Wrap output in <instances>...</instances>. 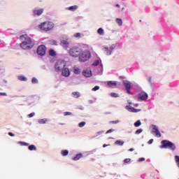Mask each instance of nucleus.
Listing matches in <instances>:
<instances>
[{
  "instance_id": "8fccbe9b",
  "label": "nucleus",
  "mask_w": 179,
  "mask_h": 179,
  "mask_svg": "<svg viewBox=\"0 0 179 179\" xmlns=\"http://www.w3.org/2000/svg\"><path fill=\"white\" fill-rule=\"evenodd\" d=\"M138 162H145V158H143V157L139 158Z\"/></svg>"
},
{
  "instance_id": "49530a36",
  "label": "nucleus",
  "mask_w": 179,
  "mask_h": 179,
  "mask_svg": "<svg viewBox=\"0 0 179 179\" xmlns=\"http://www.w3.org/2000/svg\"><path fill=\"white\" fill-rule=\"evenodd\" d=\"M115 8H117V9H121V5L120 4H115Z\"/></svg>"
},
{
  "instance_id": "0eeeda50",
  "label": "nucleus",
  "mask_w": 179,
  "mask_h": 179,
  "mask_svg": "<svg viewBox=\"0 0 179 179\" xmlns=\"http://www.w3.org/2000/svg\"><path fill=\"white\" fill-rule=\"evenodd\" d=\"M71 43L69 42V36L67 35H63L60 40V45L64 48V50H68L69 48Z\"/></svg>"
},
{
  "instance_id": "423d86ee",
  "label": "nucleus",
  "mask_w": 179,
  "mask_h": 179,
  "mask_svg": "<svg viewBox=\"0 0 179 179\" xmlns=\"http://www.w3.org/2000/svg\"><path fill=\"white\" fill-rule=\"evenodd\" d=\"M66 66V62L64 60L59 59L55 64V71L56 72H61Z\"/></svg>"
},
{
  "instance_id": "f3484780",
  "label": "nucleus",
  "mask_w": 179,
  "mask_h": 179,
  "mask_svg": "<svg viewBox=\"0 0 179 179\" xmlns=\"http://www.w3.org/2000/svg\"><path fill=\"white\" fill-rule=\"evenodd\" d=\"M62 75L65 78H68L71 75V71H69V69L64 67L62 70Z\"/></svg>"
},
{
  "instance_id": "13d9d810",
  "label": "nucleus",
  "mask_w": 179,
  "mask_h": 179,
  "mask_svg": "<svg viewBox=\"0 0 179 179\" xmlns=\"http://www.w3.org/2000/svg\"><path fill=\"white\" fill-rule=\"evenodd\" d=\"M151 80H152V78H150L149 80H148V81L150 82V83L152 82Z\"/></svg>"
},
{
  "instance_id": "473e14b6",
  "label": "nucleus",
  "mask_w": 179,
  "mask_h": 179,
  "mask_svg": "<svg viewBox=\"0 0 179 179\" xmlns=\"http://www.w3.org/2000/svg\"><path fill=\"white\" fill-rule=\"evenodd\" d=\"M73 37H75L76 38H80L82 37V34L76 33L73 34Z\"/></svg>"
},
{
  "instance_id": "5fc2aeb1",
  "label": "nucleus",
  "mask_w": 179,
  "mask_h": 179,
  "mask_svg": "<svg viewBox=\"0 0 179 179\" xmlns=\"http://www.w3.org/2000/svg\"><path fill=\"white\" fill-rule=\"evenodd\" d=\"M134 150H135V149H134V148L129 149V152H134Z\"/></svg>"
},
{
  "instance_id": "a878e982",
  "label": "nucleus",
  "mask_w": 179,
  "mask_h": 179,
  "mask_svg": "<svg viewBox=\"0 0 179 179\" xmlns=\"http://www.w3.org/2000/svg\"><path fill=\"white\" fill-rule=\"evenodd\" d=\"M115 22H116V23H117V24L120 27H121V26H122V19H121V18H116L115 19Z\"/></svg>"
},
{
  "instance_id": "69168bd1",
  "label": "nucleus",
  "mask_w": 179,
  "mask_h": 179,
  "mask_svg": "<svg viewBox=\"0 0 179 179\" xmlns=\"http://www.w3.org/2000/svg\"><path fill=\"white\" fill-rule=\"evenodd\" d=\"M0 9H1V4H0Z\"/></svg>"
},
{
  "instance_id": "c85d7f7f",
  "label": "nucleus",
  "mask_w": 179,
  "mask_h": 179,
  "mask_svg": "<svg viewBox=\"0 0 179 179\" xmlns=\"http://www.w3.org/2000/svg\"><path fill=\"white\" fill-rule=\"evenodd\" d=\"M134 125L136 128H138L142 125V122L141 120H137L136 122H134Z\"/></svg>"
},
{
  "instance_id": "864d4df0",
  "label": "nucleus",
  "mask_w": 179,
  "mask_h": 179,
  "mask_svg": "<svg viewBox=\"0 0 179 179\" xmlns=\"http://www.w3.org/2000/svg\"><path fill=\"white\" fill-rule=\"evenodd\" d=\"M94 152H96V150H93V151H90L89 154L90 155H93V153H94Z\"/></svg>"
},
{
  "instance_id": "2eb2a0df",
  "label": "nucleus",
  "mask_w": 179,
  "mask_h": 179,
  "mask_svg": "<svg viewBox=\"0 0 179 179\" xmlns=\"http://www.w3.org/2000/svg\"><path fill=\"white\" fill-rule=\"evenodd\" d=\"M125 109L127 110L129 113H139L141 111V109H136L132 107L131 105H128L125 106Z\"/></svg>"
},
{
  "instance_id": "412c9836",
  "label": "nucleus",
  "mask_w": 179,
  "mask_h": 179,
  "mask_svg": "<svg viewBox=\"0 0 179 179\" xmlns=\"http://www.w3.org/2000/svg\"><path fill=\"white\" fill-rule=\"evenodd\" d=\"M83 157V155L82 153L77 154L74 157L72 158V160H74V162H78V160H80Z\"/></svg>"
},
{
  "instance_id": "c9c22d12",
  "label": "nucleus",
  "mask_w": 179,
  "mask_h": 179,
  "mask_svg": "<svg viewBox=\"0 0 179 179\" xmlns=\"http://www.w3.org/2000/svg\"><path fill=\"white\" fill-rule=\"evenodd\" d=\"M86 125V122H81L78 124L79 128H83Z\"/></svg>"
},
{
  "instance_id": "20e7f679",
  "label": "nucleus",
  "mask_w": 179,
  "mask_h": 179,
  "mask_svg": "<svg viewBox=\"0 0 179 179\" xmlns=\"http://www.w3.org/2000/svg\"><path fill=\"white\" fill-rule=\"evenodd\" d=\"M38 29L43 31H50L54 29V23L52 22H43L38 25Z\"/></svg>"
},
{
  "instance_id": "3c124183",
  "label": "nucleus",
  "mask_w": 179,
  "mask_h": 179,
  "mask_svg": "<svg viewBox=\"0 0 179 179\" xmlns=\"http://www.w3.org/2000/svg\"><path fill=\"white\" fill-rule=\"evenodd\" d=\"M0 96H8L6 92H0Z\"/></svg>"
},
{
  "instance_id": "f8f14e48",
  "label": "nucleus",
  "mask_w": 179,
  "mask_h": 179,
  "mask_svg": "<svg viewBox=\"0 0 179 179\" xmlns=\"http://www.w3.org/2000/svg\"><path fill=\"white\" fill-rule=\"evenodd\" d=\"M123 85L126 89L127 93H128V94H132V93H131V88L134 87V85L129 80H123Z\"/></svg>"
},
{
  "instance_id": "ddd939ff",
  "label": "nucleus",
  "mask_w": 179,
  "mask_h": 179,
  "mask_svg": "<svg viewBox=\"0 0 179 179\" xmlns=\"http://www.w3.org/2000/svg\"><path fill=\"white\" fill-rule=\"evenodd\" d=\"M47 51V48L44 45H41L37 48V54L41 57H44L45 55V52Z\"/></svg>"
},
{
  "instance_id": "39448f33",
  "label": "nucleus",
  "mask_w": 179,
  "mask_h": 179,
  "mask_svg": "<svg viewBox=\"0 0 179 179\" xmlns=\"http://www.w3.org/2000/svg\"><path fill=\"white\" fill-rule=\"evenodd\" d=\"M78 57L80 62H86V61H89V59H90V51L83 49V52L78 55Z\"/></svg>"
},
{
  "instance_id": "c756f323",
  "label": "nucleus",
  "mask_w": 179,
  "mask_h": 179,
  "mask_svg": "<svg viewBox=\"0 0 179 179\" xmlns=\"http://www.w3.org/2000/svg\"><path fill=\"white\" fill-rule=\"evenodd\" d=\"M56 54L57 53H56L55 50H54L52 49H50L49 50V55H50L51 57H55Z\"/></svg>"
},
{
  "instance_id": "f704fd0d",
  "label": "nucleus",
  "mask_w": 179,
  "mask_h": 179,
  "mask_svg": "<svg viewBox=\"0 0 179 179\" xmlns=\"http://www.w3.org/2000/svg\"><path fill=\"white\" fill-rule=\"evenodd\" d=\"M143 132V129H138L135 131L136 135H139L140 134H142Z\"/></svg>"
},
{
  "instance_id": "bb28decb",
  "label": "nucleus",
  "mask_w": 179,
  "mask_h": 179,
  "mask_svg": "<svg viewBox=\"0 0 179 179\" xmlns=\"http://www.w3.org/2000/svg\"><path fill=\"white\" fill-rule=\"evenodd\" d=\"M61 155L62 156H68V155H69V151L68 150H62L61 151Z\"/></svg>"
},
{
  "instance_id": "72a5a7b5",
  "label": "nucleus",
  "mask_w": 179,
  "mask_h": 179,
  "mask_svg": "<svg viewBox=\"0 0 179 179\" xmlns=\"http://www.w3.org/2000/svg\"><path fill=\"white\" fill-rule=\"evenodd\" d=\"M110 97H120V95L117 93L115 92H111L110 94Z\"/></svg>"
},
{
  "instance_id": "b1692460",
  "label": "nucleus",
  "mask_w": 179,
  "mask_h": 179,
  "mask_svg": "<svg viewBox=\"0 0 179 179\" xmlns=\"http://www.w3.org/2000/svg\"><path fill=\"white\" fill-rule=\"evenodd\" d=\"M96 33L99 34V36H104V29L99 28L96 31Z\"/></svg>"
},
{
  "instance_id": "ea45409f",
  "label": "nucleus",
  "mask_w": 179,
  "mask_h": 179,
  "mask_svg": "<svg viewBox=\"0 0 179 179\" xmlns=\"http://www.w3.org/2000/svg\"><path fill=\"white\" fill-rule=\"evenodd\" d=\"M100 89V87L99 85L95 86L92 89V92H96V90H99Z\"/></svg>"
},
{
  "instance_id": "4d7b16f0",
  "label": "nucleus",
  "mask_w": 179,
  "mask_h": 179,
  "mask_svg": "<svg viewBox=\"0 0 179 179\" xmlns=\"http://www.w3.org/2000/svg\"><path fill=\"white\" fill-rule=\"evenodd\" d=\"M134 107H138L139 106V103H134Z\"/></svg>"
},
{
  "instance_id": "aec40b11",
  "label": "nucleus",
  "mask_w": 179,
  "mask_h": 179,
  "mask_svg": "<svg viewBox=\"0 0 179 179\" xmlns=\"http://www.w3.org/2000/svg\"><path fill=\"white\" fill-rule=\"evenodd\" d=\"M78 8H79V6L74 5V6H71L70 7L66 8V9L67 10H70L71 12H75L76 10H78Z\"/></svg>"
},
{
  "instance_id": "5701e85b",
  "label": "nucleus",
  "mask_w": 179,
  "mask_h": 179,
  "mask_svg": "<svg viewBox=\"0 0 179 179\" xmlns=\"http://www.w3.org/2000/svg\"><path fill=\"white\" fill-rule=\"evenodd\" d=\"M71 94L74 99H79L80 97V92H73Z\"/></svg>"
},
{
  "instance_id": "c03bdc74",
  "label": "nucleus",
  "mask_w": 179,
  "mask_h": 179,
  "mask_svg": "<svg viewBox=\"0 0 179 179\" xmlns=\"http://www.w3.org/2000/svg\"><path fill=\"white\" fill-rule=\"evenodd\" d=\"M129 162H131V159L129 158H127L124 160V163H129Z\"/></svg>"
},
{
  "instance_id": "0e129e2a",
  "label": "nucleus",
  "mask_w": 179,
  "mask_h": 179,
  "mask_svg": "<svg viewBox=\"0 0 179 179\" xmlns=\"http://www.w3.org/2000/svg\"><path fill=\"white\" fill-rule=\"evenodd\" d=\"M0 43H2V41L0 40Z\"/></svg>"
},
{
  "instance_id": "603ef678",
  "label": "nucleus",
  "mask_w": 179,
  "mask_h": 179,
  "mask_svg": "<svg viewBox=\"0 0 179 179\" xmlns=\"http://www.w3.org/2000/svg\"><path fill=\"white\" fill-rule=\"evenodd\" d=\"M9 136H15V134L12 132H8Z\"/></svg>"
},
{
  "instance_id": "052dcab7",
  "label": "nucleus",
  "mask_w": 179,
  "mask_h": 179,
  "mask_svg": "<svg viewBox=\"0 0 179 179\" xmlns=\"http://www.w3.org/2000/svg\"><path fill=\"white\" fill-rule=\"evenodd\" d=\"M129 104H132V102H129Z\"/></svg>"
},
{
  "instance_id": "09e8293b",
  "label": "nucleus",
  "mask_w": 179,
  "mask_h": 179,
  "mask_svg": "<svg viewBox=\"0 0 179 179\" xmlns=\"http://www.w3.org/2000/svg\"><path fill=\"white\" fill-rule=\"evenodd\" d=\"M153 141H154V140H153V138H152V139H150V140L148 142V145H152V143H153Z\"/></svg>"
},
{
  "instance_id": "f257e3e1",
  "label": "nucleus",
  "mask_w": 179,
  "mask_h": 179,
  "mask_svg": "<svg viewBox=\"0 0 179 179\" xmlns=\"http://www.w3.org/2000/svg\"><path fill=\"white\" fill-rule=\"evenodd\" d=\"M20 40L22 41L20 43V47L22 50H31L34 47V40L31 39L27 34L21 35Z\"/></svg>"
},
{
  "instance_id": "de8ad7c7",
  "label": "nucleus",
  "mask_w": 179,
  "mask_h": 179,
  "mask_svg": "<svg viewBox=\"0 0 179 179\" xmlns=\"http://www.w3.org/2000/svg\"><path fill=\"white\" fill-rule=\"evenodd\" d=\"M117 10H118V12H122V11L125 10V7H122L120 9H118Z\"/></svg>"
},
{
  "instance_id": "58836bf2",
  "label": "nucleus",
  "mask_w": 179,
  "mask_h": 179,
  "mask_svg": "<svg viewBox=\"0 0 179 179\" xmlns=\"http://www.w3.org/2000/svg\"><path fill=\"white\" fill-rule=\"evenodd\" d=\"M50 43L52 44V45H58V42H57V41L55 40L51 41Z\"/></svg>"
},
{
  "instance_id": "79ce46f5",
  "label": "nucleus",
  "mask_w": 179,
  "mask_h": 179,
  "mask_svg": "<svg viewBox=\"0 0 179 179\" xmlns=\"http://www.w3.org/2000/svg\"><path fill=\"white\" fill-rule=\"evenodd\" d=\"M120 120H114L111 121L110 124H120Z\"/></svg>"
},
{
  "instance_id": "bf43d9fd",
  "label": "nucleus",
  "mask_w": 179,
  "mask_h": 179,
  "mask_svg": "<svg viewBox=\"0 0 179 179\" xmlns=\"http://www.w3.org/2000/svg\"><path fill=\"white\" fill-rule=\"evenodd\" d=\"M65 124H64V123H62V124H60V125H64Z\"/></svg>"
},
{
  "instance_id": "6e6d98bb",
  "label": "nucleus",
  "mask_w": 179,
  "mask_h": 179,
  "mask_svg": "<svg viewBox=\"0 0 179 179\" xmlns=\"http://www.w3.org/2000/svg\"><path fill=\"white\" fill-rule=\"evenodd\" d=\"M107 146H110V145L103 144V148H107Z\"/></svg>"
},
{
  "instance_id": "4be33fe9",
  "label": "nucleus",
  "mask_w": 179,
  "mask_h": 179,
  "mask_svg": "<svg viewBox=\"0 0 179 179\" xmlns=\"http://www.w3.org/2000/svg\"><path fill=\"white\" fill-rule=\"evenodd\" d=\"M108 86H109V87H115V86H117V81H108Z\"/></svg>"
},
{
  "instance_id": "2f4dec72",
  "label": "nucleus",
  "mask_w": 179,
  "mask_h": 179,
  "mask_svg": "<svg viewBox=\"0 0 179 179\" xmlns=\"http://www.w3.org/2000/svg\"><path fill=\"white\" fill-rule=\"evenodd\" d=\"M29 150H37V148L34 145H31L28 147Z\"/></svg>"
},
{
  "instance_id": "e2e57ef3",
  "label": "nucleus",
  "mask_w": 179,
  "mask_h": 179,
  "mask_svg": "<svg viewBox=\"0 0 179 179\" xmlns=\"http://www.w3.org/2000/svg\"><path fill=\"white\" fill-rule=\"evenodd\" d=\"M109 139H113V138L110 137Z\"/></svg>"
},
{
  "instance_id": "4c0bfd02",
  "label": "nucleus",
  "mask_w": 179,
  "mask_h": 179,
  "mask_svg": "<svg viewBox=\"0 0 179 179\" xmlns=\"http://www.w3.org/2000/svg\"><path fill=\"white\" fill-rule=\"evenodd\" d=\"M103 132H104V131H100L96 132V136H94V138H96V137H97L100 135H103Z\"/></svg>"
},
{
  "instance_id": "a18cd8bd",
  "label": "nucleus",
  "mask_w": 179,
  "mask_h": 179,
  "mask_svg": "<svg viewBox=\"0 0 179 179\" xmlns=\"http://www.w3.org/2000/svg\"><path fill=\"white\" fill-rule=\"evenodd\" d=\"M111 132H114L113 129H110L108 130L106 134H111Z\"/></svg>"
},
{
  "instance_id": "a211bd4d",
  "label": "nucleus",
  "mask_w": 179,
  "mask_h": 179,
  "mask_svg": "<svg viewBox=\"0 0 179 179\" xmlns=\"http://www.w3.org/2000/svg\"><path fill=\"white\" fill-rule=\"evenodd\" d=\"M73 71L75 75H80V73L82 72V70H80L78 66H74L73 67Z\"/></svg>"
},
{
  "instance_id": "680f3d73",
  "label": "nucleus",
  "mask_w": 179,
  "mask_h": 179,
  "mask_svg": "<svg viewBox=\"0 0 179 179\" xmlns=\"http://www.w3.org/2000/svg\"><path fill=\"white\" fill-rule=\"evenodd\" d=\"M80 110H83V107L80 108Z\"/></svg>"
},
{
  "instance_id": "e433bc0d",
  "label": "nucleus",
  "mask_w": 179,
  "mask_h": 179,
  "mask_svg": "<svg viewBox=\"0 0 179 179\" xmlns=\"http://www.w3.org/2000/svg\"><path fill=\"white\" fill-rule=\"evenodd\" d=\"M31 83L34 84H37V83H38V80H37V78H33L31 79Z\"/></svg>"
},
{
  "instance_id": "6e6552de",
  "label": "nucleus",
  "mask_w": 179,
  "mask_h": 179,
  "mask_svg": "<svg viewBox=\"0 0 179 179\" xmlns=\"http://www.w3.org/2000/svg\"><path fill=\"white\" fill-rule=\"evenodd\" d=\"M151 134L153 135H155L157 138H162V134L160 133V131H159V127L155 124H152L150 126Z\"/></svg>"
},
{
  "instance_id": "9b49d317",
  "label": "nucleus",
  "mask_w": 179,
  "mask_h": 179,
  "mask_svg": "<svg viewBox=\"0 0 179 179\" xmlns=\"http://www.w3.org/2000/svg\"><path fill=\"white\" fill-rule=\"evenodd\" d=\"M98 65H99V69L98 70L97 74L103 75V64H101V59H96L92 64L93 66H98Z\"/></svg>"
},
{
  "instance_id": "a19ab883",
  "label": "nucleus",
  "mask_w": 179,
  "mask_h": 179,
  "mask_svg": "<svg viewBox=\"0 0 179 179\" xmlns=\"http://www.w3.org/2000/svg\"><path fill=\"white\" fill-rule=\"evenodd\" d=\"M34 115H36V113H31L27 115V117H29V118H33V117H34Z\"/></svg>"
},
{
  "instance_id": "7ed1b4c3",
  "label": "nucleus",
  "mask_w": 179,
  "mask_h": 179,
  "mask_svg": "<svg viewBox=\"0 0 179 179\" xmlns=\"http://www.w3.org/2000/svg\"><path fill=\"white\" fill-rule=\"evenodd\" d=\"M161 143H162V145L160 146L161 149H169L170 150H172V152H174V150L177 149L176 144H174L170 141L163 140L161 141Z\"/></svg>"
},
{
  "instance_id": "7c9ffc66",
  "label": "nucleus",
  "mask_w": 179,
  "mask_h": 179,
  "mask_svg": "<svg viewBox=\"0 0 179 179\" xmlns=\"http://www.w3.org/2000/svg\"><path fill=\"white\" fill-rule=\"evenodd\" d=\"M17 144L20 145L21 146H29V145L28 143H26L24 141H18Z\"/></svg>"
},
{
  "instance_id": "393cba45",
  "label": "nucleus",
  "mask_w": 179,
  "mask_h": 179,
  "mask_svg": "<svg viewBox=\"0 0 179 179\" xmlns=\"http://www.w3.org/2000/svg\"><path fill=\"white\" fill-rule=\"evenodd\" d=\"M17 79H18V80H20L21 82H27V78H26L24 76H18Z\"/></svg>"
},
{
  "instance_id": "cd10ccee",
  "label": "nucleus",
  "mask_w": 179,
  "mask_h": 179,
  "mask_svg": "<svg viewBox=\"0 0 179 179\" xmlns=\"http://www.w3.org/2000/svg\"><path fill=\"white\" fill-rule=\"evenodd\" d=\"M124 142L121 140H117L115 142V145H118L119 146H123Z\"/></svg>"
},
{
  "instance_id": "f03ea898",
  "label": "nucleus",
  "mask_w": 179,
  "mask_h": 179,
  "mask_svg": "<svg viewBox=\"0 0 179 179\" xmlns=\"http://www.w3.org/2000/svg\"><path fill=\"white\" fill-rule=\"evenodd\" d=\"M87 48V45L80 43L77 45L71 47L69 50V54L71 57H73L74 58H78L80 54L83 52V49Z\"/></svg>"
},
{
  "instance_id": "6ab92c4d",
  "label": "nucleus",
  "mask_w": 179,
  "mask_h": 179,
  "mask_svg": "<svg viewBox=\"0 0 179 179\" xmlns=\"http://www.w3.org/2000/svg\"><path fill=\"white\" fill-rule=\"evenodd\" d=\"M49 122H50V120H48V118H43V119L38 120V124H47Z\"/></svg>"
},
{
  "instance_id": "4468645a",
  "label": "nucleus",
  "mask_w": 179,
  "mask_h": 179,
  "mask_svg": "<svg viewBox=\"0 0 179 179\" xmlns=\"http://www.w3.org/2000/svg\"><path fill=\"white\" fill-rule=\"evenodd\" d=\"M114 50H115V45H111L110 46L103 48V51L106 55H111Z\"/></svg>"
},
{
  "instance_id": "37998d69",
  "label": "nucleus",
  "mask_w": 179,
  "mask_h": 179,
  "mask_svg": "<svg viewBox=\"0 0 179 179\" xmlns=\"http://www.w3.org/2000/svg\"><path fill=\"white\" fill-rule=\"evenodd\" d=\"M64 115L66 116V115H72V113L71 112H64Z\"/></svg>"
},
{
  "instance_id": "9d476101",
  "label": "nucleus",
  "mask_w": 179,
  "mask_h": 179,
  "mask_svg": "<svg viewBox=\"0 0 179 179\" xmlns=\"http://www.w3.org/2000/svg\"><path fill=\"white\" fill-rule=\"evenodd\" d=\"M149 98V95L145 92H139L137 94V100L138 101H146Z\"/></svg>"
},
{
  "instance_id": "1a4fd4ad",
  "label": "nucleus",
  "mask_w": 179,
  "mask_h": 179,
  "mask_svg": "<svg viewBox=\"0 0 179 179\" xmlns=\"http://www.w3.org/2000/svg\"><path fill=\"white\" fill-rule=\"evenodd\" d=\"M44 13V8H34L32 10V16L34 17H38L41 16Z\"/></svg>"
},
{
  "instance_id": "dca6fc26",
  "label": "nucleus",
  "mask_w": 179,
  "mask_h": 179,
  "mask_svg": "<svg viewBox=\"0 0 179 179\" xmlns=\"http://www.w3.org/2000/svg\"><path fill=\"white\" fill-rule=\"evenodd\" d=\"M83 75L85 78H90L92 76V70L90 69V68L85 69L83 71Z\"/></svg>"
}]
</instances>
